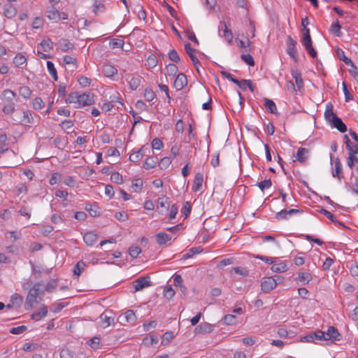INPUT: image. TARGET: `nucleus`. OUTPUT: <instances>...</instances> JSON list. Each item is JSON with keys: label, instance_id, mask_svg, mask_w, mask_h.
<instances>
[{"label": "nucleus", "instance_id": "58836bf2", "mask_svg": "<svg viewBox=\"0 0 358 358\" xmlns=\"http://www.w3.org/2000/svg\"><path fill=\"white\" fill-rule=\"evenodd\" d=\"M292 75L295 80L298 88L300 90L301 87H303V85L301 73L296 70L292 71Z\"/></svg>", "mask_w": 358, "mask_h": 358}, {"label": "nucleus", "instance_id": "f3484780", "mask_svg": "<svg viewBox=\"0 0 358 358\" xmlns=\"http://www.w3.org/2000/svg\"><path fill=\"white\" fill-rule=\"evenodd\" d=\"M102 73L108 78H111L117 73V69L109 64H105L102 67Z\"/></svg>", "mask_w": 358, "mask_h": 358}, {"label": "nucleus", "instance_id": "1a4fd4ad", "mask_svg": "<svg viewBox=\"0 0 358 358\" xmlns=\"http://www.w3.org/2000/svg\"><path fill=\"white\" fill-rule=\"evenodd\" d=\"M287 53L289 55V57L294 59L295 62H297L298 57L296 55V46L297 45V42L293 39L290 36L287 37Z\"/></svg>", "mask_w": 358, "mask_h": 358}, {"label": "nucleus", "instance_id": "bb28decb", "mask_svg": "<svg viewBox=\"0 0 358 358\" xmlns=\"http://www.w3.org/2000/svg\"><path fill=\"white\" fill-rule=\"evenodd\" d=\"M39 45L44 52H49L53 49L54 43L50 38H46L41 41Z\"/></svg>", "mask_w": 358, "mask_h": 358}, {"label": "nucleus", "instance_id": "864d4df0", "mask_svg": "<svg viewBox=\"0 0 358 358\" xmlns=\"http://www.w3.org/2000/svg\"><path fill=\"white\" fill-rule=\"evenodd\" d=\"M45 106L44 102L42 99L40 97H36L32 101V107L35 110H40L43 108Z\"/></svg>", "mask_w": 358, "mask_h": 358}, {"label": "nucleus", "instance_id": "6e6d98bb", "mask_svg": "<svg viewBox=\"0 0 358 358\" xmlns=\"http://www.w3.org/2000/svg\"><path fill=\"white\" fill-rule=\"evenodd\" d=\"M171 163L170 157H164L159 162V166L161 169H166Z\"/></svg>", "mask_w": 358, "mask_h": 358}, {"label": "nucleus", "instance_id": "13d9d810", "mask_svg": "<svg viewBox=\"0 0 358 358\" xmlns=\"http://www.w3.org/2000/svg\"><path fill=\"white\" fill-rule=\"evenodd\" d=\"M74 352L69 348L62 349L60 352V358H74Z\"/></svg>", "mask_w": 358, "mask_h": 358}, {"label": "nucleus", "instance_id": "e433bc0d", "mask_svg": "<svg viewBox=\"0 0 358 358\" xmlns=\"http://www.w3.org/2000/svg\"><path fill=\"white\" fill-rule=\"evenodd\" d=\"M320 212L321 213H322L323 215H324L327 217H328V218H329L331 221H332L334 223H335V224H338V225H340V226H342V227H344V228H346V227L344 225V224H343V223L340 222H338V220H335V219H334V215H333L331 212H329V211H328V210H325V209H324V208L321 209V210H320Z\"/></svg>", "mask_w": 358, "mask_h": 358}, {"label": "nucleus", "instance_id": "ea45409f", "mask_svg": "<svg viewBox=\"0 0 358 358\" xmlns=\"http://www.w3.org/2000/svg\"><path fill=\"white\" fill-rule=\"evenodd\" d=\"M47 69H48V72L52 77V78L55 81H57L58 80L57 72L55 67L54 64L52 62H50V61L47 62Z\"/></svg>", "mask_w": 358, "mask_h": 358}, {"label": "nucleus", "instance_id": "6ab92c4d", "mask_svg": "<svg viewBox=\"0 0 358 358\" xmlns=\"http://www.w3.org/2000/svg\"><path fill=\"white\" fill-rule=\"evenodd\" d=\"M97 234L94 231H88L86 232L83 236L84 242L90 246L93 245V244L97 241Z\"/></svg>", "mask_w": 358, "mask_h": 358}, {"label": "nucleus", "instance_id": "f257e3e1", "mask_svg": "<svg viewBox=\"0 0 358 358\" xmlns=\"http://www.w3.org/2000/svg\"><path fill=\"white\" fill-rule=\"evenodd\" d=\"M0 99L3 105V112L6 114H11L15 111L17 94L11 90L6 89L1 94Z\"/></svg>", "mask_w": 358, "mask_h": 358}, {"label": "nucleus", "instance_id": "a878e982", "mask_svg": "<svg viewBox=\"0 0 358 358\" xmlns=\"http://www.w3.org/2000/svg\"><path fill=\"white\" fill-rule=\"evenodd\" d=\"M335 164V171H332V176L334 177H336L338 178V180H341L343 178L342 174V164L341 163V161L338 158H336L334 160Z\"/></svg>", "mask_w": 358, "mask_h": 358}, {"label": "nucleus", "instance_id": "20e7f679", "mask_svg": "<svg viewBox=\"0 0 358 358\" xmlns=\"http://www.w3.org/2000/svg\"><path fill=\"white\" fill-rule=\"evenodd\" d=\"M301 43L304 46L308 54L311 57H317V52L313 46V41L311 39L310 29L308 28L303 29V37L301 39Z\"/></svg>", "mask_w": 358, "mask_h": 358}, {"label": "nucleus", "instance_id": "3c124183", "mask_svg": "<svg viewBox=\"0 0 358 358\" xmlns=\"http://www.w3.org/2000/svg\"><path fill=\"white\" fill-rule=\"evenodd\" d=\"M129 87L131 90H136L141 84V77H132L129 82Z\"/></svg>", "mask_w": 358, "mask_h": 358}, {"label": "nucleus", "instance_id": "f03ea898", "mask_svg": "<svg viewBox=\"0 0 358 358\" xmlns=\"http://www.w3.org/2000/svg\"><path fill=\"white\" fill-rule=\"evenodd\" d=\"M12 120L17 124L29 126L36 122L30 110H23L22 113H17L13 117Z\"/></svg>", "mask_w": 358, "mask_h": 358}, {"label": "nucleus", "instance_id": "f704fd0d", "mask_svg": "<svg viewBox=\"0 0 358 358\" xmlns=\"http://www.w3.org/2000/svg\"><path fill=\"white\" fill-rule=\"evenodd\" d=\"M312 279V275L310 273L301 272L298 274V280L303 285L308 284Z\"/></svg>", "mask_w": 358, "mask_h": 358}, {"label": "nucleus", "instance_id": "9d476101", "mask_svg": "<svg viewBox=\"0 0 358 358\" xmlns=\"http://www.w3.org/2000/svg\"><path fill=\"white\" fill-rule=\"evenodd\" d=\"M150 278L148 276L141 277L133 282L134 287L136 292L139 291L145 287H149L151 285V282L149 280Z\"/></svg>", "mask_w": 358, "mask_h": 358}, {"label": "nucleus", "instance_id": "de8ad7c7", "mask_svg": "<svg viewBox=\"0 0 358 358\" xmlns=\"http://www.w3.org/2000/svg\"><path fill=\"white\" fill-rule=\"evenodd\" d=\"M157 59L154 55H150L148 57L146 61V66H148V68H155L157 65Z\"/></svg>", "mask_w": 358, "mask_h": 358}, {"label": "nucleus", "instance_id": "0e129e2a", "mask_svg": "<svg viewBox=\"0 0 358 358\" xmlns=\"http://www.w3.org/2000/svg\"><path fill=\"white\" fill-rule=\"evenodd\" d=\"M144 97L147 101H151L155 98V94L152 90L147 88L144 92Z\"/></svg>", "mask_w": 358, "mask_h": 358}, {"label": "nucleus", "instance_id": "4be33fe9", "mask_svg": "<svg viewBox=\"0 0 358 358\" xmlns=\"http://www.w3.org/2000/svg\"><path fill=\"white\" fill-rule=\"evenodd\" d=\"M59 48L62 52H68L74 48V44L71 43L68 39L61 38L58 43Z\"/></svg>", "mask_w": 358, "mask_h": 358}, {"label": "nucleus", "instance_id": "79ce46f5", "mask_svg": "<svg viewBox=\"0 0 358 358\" xmlns=\"http://www.w3.org/2000/svg\"><path fill=\"white\" fill-rule=\"evenodd\" d=\"M124 318L129 324H134L136 320L135 313L132 310H129L124 313Z\"/></svg>", "mask_w": 358, "mask_h": 358}, {"label": "nucleus", "instance_id": "e2e57ef3", "mask_svg": "<svg viewBox=\"0 0 358 358\" xmlns=\"http://www.w3.org/2000/svg\"><path fill=\"white\" fill-rule=\"evenodd\" d=\"M110 180L116 184H121L123 182L122 176L117 172H114L111 174Z\"/></svg>", "mask_w": 358, "mask_h": 358}, {"label": "nucleus", "instance_id": "7c9ffc66", "mask_svg": "<svg viewBox=\"0 0 358 358\" xmlns=\"http://www.w3.org/2000/svg\"><path fill=\"white\" fill-rule=\"evenodd\" d=\"M18 92L22 97L27 100L30 99L32 94V91L27 86L20 87L18 89Z\"/></svg>", "mask_w": 358, "mask_h": 358}, {"label": "nucleus", "instance_id": "2eb2a0df", "mask_svg": "<svg viewBox=\"0 0 358 358\" xmlns=\"http://www.w3.org/2000/svg\"><path fill=\"white\" fill-rule=\"evenodd\" d=\"M309 150L305 148H299L296 152V160L301 163L304 164L307 161L309 157Z\"/></svg>", "mask_w": 358, "mask_h": 358}, {"label": "nucleus", "instance_id": "8fccbe9b", "mask_svg": "<svg viewBox=\"0 0 358 358\" xmlns=\"http://www.w3.org/2000/svg\"><path fill=\"white\" fill-rule=\"evenodd\" d=\"M201 252V250L199 248H192L189 249L187 252L184 254L182 257V259H187L189 258H191L195 254H199Z\"/></svg>", "mask_w": 358, "mask_h": 358}, {"label": "nucleus", "instance_id": "f8f14e48", "mask_svg": "<svg viewBox=\"0 0 358 358\" xmlns=\"http://www.w3.org/2000/svg\"><path fill=\"white\" fill-rule=\"evenodd\" d=\"M187 84V80L185 75L182 73L178 74L176 76L175 81L173 83V86L176 89V90H181L183 89Z\"/></svg>", "mask_w": 358, "mask_h": 358}, {"label": "nucleus", "instance_id": "4468645a", "mask_svg": "<svg viewBox=\"0 0 358 358\" xmlns=\"http://www.w3.org/2000/svg\"><path fill=\"white\" fill-rule=\"evenodd\" d=\"M27 59L24 55L22 53H17L15 57L13 58V64L16 67H20L23 69L24 66L26 67L27 65Z\"/></svg>", "mask_w": 358, "mask_h": 358}, {"label": "nucleus", "instance_id": "c9c22d12", "mask_svg": "<svg viewBox=\"0 0 358 358\" xmlns=\"http://www.w3.org/2000/svg\"><path fill=\"white\" fill-rule=\"evenodd\" d=\"M86 266V264L83 260H80L77 262L73 268V273L77 277L80 276L81 273L84 271L85 267Z\"/></svg>", "mask_w": 358, "mask_h": 358}, {"label": "nucleus", "instance_id": "4c0bfd02", "mask_svg": "<svg viewBox=\"0 0 358 358\" xmlns=\"http://www.w3.org/2000/svg\"><path fill=\"white\" fill-rule=\"evenodd\" d=\"M343 62H344L347 65L351 66L350 73L353 77H355L356 74H357L358 72V68L354 64L352 61L348 57H345L344 59H343Z\"/></svg>", "mask_w": 358, "mask_h": 358}, {"label": "nucleus", "instance_id": "412c9836", "mask_svg": "<svg viewBox=\"0 0 358 358\" xmlns=\"http://www.w3.org/2000/svg\"><path fill=\"white\" fill-rule=\"evenodd\" d=\"M298 213H299V210L298 209H290L289 210L285 209L275 214V218L278 220H285L287 219L288 215H292L293 214H296Z\"/></svg>", "mask_w": 358, "mask_h": 358}, {"label": "nucleus", "instance_id": "0eeeda50", "mask_svg": "<svg viewBox=\"0 0 358 358\" xmlns=\"http://www.w3.org/2000/svg\"><path fill=\"white\" fill-rule=\"evenodd\" d=\"M94 94L90 92L79 94L78 105L75 106L76 108H81L88 106L94 104Z\"/></svg>", "mask_w": 358, "mask_h": 358}, {"label": "nucleus", "instance_id": "423d86ee", "mask_svg": "<svg viewBox=\"0 0 358 358\" xmlns=\"http://www.w3.org/2000/svg\"><path fill=\"white\" fill-rule=\"evenodd\" d=\"M324 336H325V334L324 331L317 330V331L312 332L305 336L301 337V341L317 343V341H323V339H325Z\"/></svg>", "mask_w": 358, "mask_h": 358}, {"label": "nucleus", "instance_id": "a211bd4d", "mask_svg": "<svg viewBox=\"0 0 358 358\" xmlns=\"http://www.w3.org/2000/svg\"><path fill=\"white\" fill-rule=\"evenodd\" d=\"M213 330V327L212 324L208 323H201L198 325L195 329V334H207L210 333Z\"/></svg>", "mask_w": 358, "mask_h": 358}, {"label": "nucleus", "instance_id": "680f3d73", "mask_svg": "<svg viewBox=\"0 0 358 358\" xmlns=\"http://www.w3.org/2000/svg\"><path fill=\"white\" fill-rule=\"evenodd\" d=\"M166 73L171 76H175L178 71V67L174 64H169L166 66Z\"/></svg>", "mask_w": 358, "mask_h": 358}, {"label": "nucleus", "instance_id": "aec40b11", "mask_svg": "<svg viewBox=\"0 0 358 358\" xmlns=\"http://www.w3.org/2000/svg\"><path fill=\"white\" fill-rule=\"evenodd\" d=\"M48 314V307L45 305H43L37 311L34 312L31 315V319L36 321H38L41 320L43 317H45Z\"/></svg>", "mask_w": 358, "mask_h": 358}, {"label": "nucleus", "instance_id": "2f4dec72", "mask_svg": "<svg viewBox=\"0 0 358 358\" xmlns=\"http://www.w3.org/2000/svg\"><path fill=\"white\" fill-rule=\"evenodd\" d=\"M334 116H337V115L333 110V106L331 103H328L326 106V110L324 112V117L327 122H330Z\"/></svg>", "mask_w": 358, "mask_h": 358}, {"label": "nucleus", "instance_id": "473e14b6", "mask_svg": "<svg viewBox=\"0 0 358 358\" xmlns=\"http://www.w3.org/2000/svg\"><path fill=\"white\" fill-rule=\"evenodd\" d=\"M272 271L275 273H283L287 270V264L285 262L273 264L271 267Z\"/></svg>", "mask_w": 358, "mask_h": 358}, {"label": "nucleus", "instance_id": "5701e85b", "mask_svg": "<svg viewBox=\"0 0 358 358\" xmlns=\"http://www.w3.org/2000/svg\"><path fill=\"white\" fill-rule=\"evenodd\" d=\"M203 181V174L201 173H197L194 176L193 185H192V190L194 192H199L201 188Z\"/></svg>", "mask_w": 358, "mask_h": 358}, {"label": "nucleus", "instance_id": "72a5a7b5", "mask_svg": "<svg viewBox=\"0 0 358 358\" xmlns=\"http://www.w3.org/2000/svg\"><path fill=\"white\" fill-rule=\"evenodd\" d=\"M47 17L50 20L57 22L60 20L59 11L55 8H52L48 11Z\"/></svg>", "mask_w": 358, "mask_h": 358}, {"label": "nucleus", "instance_id": "ddd939ff", "mask_svg": "<svg viewBox=\"0 0 358 358\" xmlns=\"http://www.w3.org/2000/svg\"><path fill=\"white\" fill-rule=\"evenodd\" d=\"M329 123L331 124V127H335L341 133H345L347 131V126L338 116H334V117L331 120Z\"/></svg>", "mask_w": 358, "mask_h": 358}, {"label": "nucleus", "instance_id": "c03bdc74", "mask_svg": "<svg viewBox=\"0 0 358 358\" xmlns=\"http://www.w3.org/2000/svg\"><path fill=\"white\" fill-rule=\"evenodd\" d=\"M10 301L13 305H16L20 307L23 301V297L19 294L15 293L10 297Z\"/></svg>", "mask_w": 358, "mask_h": 358}, {"label": "nucleus", "instance_id": "09e8293b", "mask_svg": "<svg viewBox=\"0 0 358 358\" xmlns=\"http://www.w3.org/2000/svg\"><path fill=\"white\" fill-rule=\"evenodd\" d=\"M257 185L262 192H264L266 189H268L271 187L272 182L271 179H266L263 181L258 182Z\"/></svg>", "mask_w": 358, "mask_h": 358}, {"label": "nucleus", "instance_id": "a19ab883", "mask_svg": "<svg viewBox=\"0 0 358 358\" xmlns=\"http://www.w3.org/2000/svg\"><path fill=\"white\" fill-rule=\"evenodd\" d=\"M79 94L77 92L70 93L65 99L66 103H75L78 105Z\"/></svg>", "mask_w": 358, "mask_h": 358}, {"label": "nucleus", "instance_id": "603ef678", "mask_svg": "<svg viewBox=\"0 0 358 358\" xmlns=\"http://www.w3.org/2000/svg\"><path fill=\"white\" fill-rule=\"evenodd\" d=\"M174 336L172 331H167L166 332L162 338V345H168L171 341L173 338Z\"/></svg>", "mask_w": 358, "mask_h": 358}, {"label": "nucleus", "instance_id": "37998d69", "mask_svg": "<svg viewBox=\"0 0 358 358\" xmlns=\"http://www.w3.org/2000/svg\"><path fill=\"white\" fill-rule=\"evenodd\" d=\"M7 136L5 134L0 135V152L4 153L8 150V147L6 144Z\"/></svg>", "mask_w": 358, "mask_h": 358}, {"label": "nucleus", "instance_id": "39448f33", "mask_svg": "<svg viewBox=\"0 0 358 358\" xmlns=\"http://www.w3.org/2000/svg\"><path fill=\"white\" fill-rule=\"evenodd\" d=\"M281 280V277L274 275L273 277H266L263 278L261 284L262 289L264 292H269L273 289L278 285V281Z\"/></svg>", "mask_w": 358, "mask_h": 358}, {"label": "nucleus", "instance_id": "9b49d317", "mask_svg": "<svg viewBox=\"0 0 358 358\" xmlns=\"http://www.w3.org/2000/svg\"><path fill=\"white\" fill-rule=\"evenodd\" d=\"M325 334V339L323 341H329L331 339H334L336 341H340L341 338V335L334 327L331 326L328 328L327 331L324 332Z\"/></svg>", "mask_w": 358, "mask_h": 358}, {"label": "nucleus", "instance_id": "393cba45", "mask_svg": "<svg viewBox=\"0 0 358 358\" xmlns=\"http://www.w3.org/2000/svg\"><path fill=\"white\" fill-rule=\"evenodd\" d=\"M99 319L100 326L103 328H106L109 327L111 324L114 323V318L110 316H108L105 313L101 314L99 316Z\"/></svg>", "mask_w": 358, "mask_h": 358}, {"label": "nucleus", "instance_id": "dca6fc26", "mask_svg": "<svg viewBox=\"0 0 358 358\" xmlns=\"http://www.w3.org/2000/svg\"><path fill=\"white\" fill-rule=\"evenodd\" d=\"M236 84L238 87H240L243 90H245L246 87H248L250 90L253 92L255 89V86L252 84V81L250 80H238V79L235 80V82L234 83Z\"/></svg>", "mask_w": 358, "mask_h": 358}, {"label": "nucleus", "instance_id": "052dcab7", "mask_svg": "<svg viewBox=\"0 0 358 358\" xmlns=\"http://www.w3.org/2000/svg\"><path fill=\"white\" fill-rule=\"evenodd\" d=\"M100 338L93 337L88 341V344L92 348L96 350L100 347Z\"/></svg>", "mask_w": 358, "mask_h": 358}, {"label": "nucleus", "instance_id": "338daca9", "mask_svg": "<svg viewBox=\"0 0 358 358\" xmlns=\"http://www.w3.org/2000/svg\"><path fill=\"white\" fill-rule=\"evenodd\" d=\"M43 25V19L40 17H36L32 22V28L37 29H40Z\"/></svg>", "mask_w": 358, "mask_h": 358}, {"label": "nucleus", "instance_id": "5fc2aeb1", "mask_svg": "<svg viewBox=\"0 0 358 358\" xmlns=\"http://www.w3.org/2000/svg\"><path fill=\"white\" fill-rule=\"evenodd\" d=\"M341 27L338 20H336L335 22L332 23L331 31L336 36H340L341 35Z\"/></svg>", "mask_w": 358, "mask_h": 358}, {"label": "nucleus", "instance_id": "49530a36", "mask_svg": "<svg viewBox=\"0 0 358 358\" xmlns=\"http://www.w3.org/2000/svg\"><path fill=\"white\" fill-rule=\"evenodd\" d=\"M223 322L227 325H232L236 323V317L232 314L224 315L222 318Z\"/></svg>", "mask_w": 358, "mask_h": 358}, {"label": "nucleus", "instance_id": "c85d7f7f", "mask_svg": "<svg viewBox=\"0 0 358 358\" xmlns=\"http://www.w3.org/2000/svg\"><path fill=\"white\" fill-rule=\"evenodd\" d=\"M157 163V158L155 157H148L143 164V167L149 170L154 168Z\"/></svg>", "mask_w": 358, "mask_h": 358}, {"label": "nucleus", "instance_id": "6e6552de", "mask_svg": "<svg viewBox=\"0 0 358 358\" xmlns=\"http://www.w3.org/2000/svg\"><path fill=\"white\" fill-rule=\"evenodd\" d=\"M219 35L221 37L224 38V39L229 43H231L233 40V34L230 29H229L228 27L223 22H220L219 27Z\"/></svg>", "mask_w": 358, "mask_h": 358}, {"label": "nucleus", "instance_id": "c756f323", "mask_svg": "<svg viewBox=\"0 0 358 358\" xmlns=\"http://www.w3.org/2000/svg\"><path fill=\"white\" fill-rule=\"evenodd\" d=\"M264 107L271 113L275 114L277 113V107L275 103L268 98H264Z\"/></svg>", "mask_w": 358, "mask_h": 358}, {"label": "nucleus", "instance_id": "69168bd1", "mask_svg": "<svg viewBox=\"0 0 358 358\" xmlns=\"http://www.w3.org/2000/svg\"><path fill=\"white\" fill-rule=\"evenodd\" d=\"M27 327L24 325L13 327L10 329V333L12 334H20L27 331Z\"/></svg>", "mask_w": 358, "mask_h": 358}, {"label": "nucleus", "instance_id": "bf43d9fd", "mask_svg": "<svg viewBox=\"0 0 358 358\" xmlns=\"http://www.w3.org/2000/svg\"><path fill=\"white\" fill-rule=\"evenodd\" d=\"M203 5L205 6L206 8L210 12V11L214 10L215 7L217 4V1L216 0H203Z\"/></svg>", "mask_w": 358, "mask_h": 358}, {"label": "nucleus", "instance_id": "b1692460", "mask_svg": "<svg viewBox=\"0 0 358 358\" xmlns=\"http://www.w3.org/2000/svg\"><path fill=\"white\" fill-rule=\"evenodd\" d=\"M185 50L187 54L189 55L194 65H196L199 64V59L194 55L196 52V50L192 48L190 43H187L185 45Z\"/></svg>", "mask_w": 358, "mask_h": 358}, {"label": "nucleus", "instance_id": "7ed1b4c3", "mask_svg": "<svg viewBox=\"0 0 358 358\" xmlns=\"http://www.w3.org/2000/svg\"><path fill=\"white\" fill-rule=\"evenodd\" d=\"M42 286L41 282H36L29 291L25 303L27 309L31 308L34 303L37 302V298L43 294V290L41 288Z\"/></svg>", "mask_w": 358, "mask_h": 358}, {"label": "nucleus", "instance_id": "a18cd8bd", "mask_svg": "<svg viewBox=\"0 0 358 358\" xmlns=\"http://www.w3.org/2000/svg\"><path fill=\"white\" fill-rule=\"evenodd\" d=\"M143 185V181L141 178H136L132 180V187L134 189V192H139L141 191Z\"/></svg>", "mask_w": 358, "mask_h": 358}, {"label": "nucleus", "instance_id": "cd10ccee", "mask_svg": "<svg viewBox=\"0 0 358 358\" xmlns=\"http://www.w3.org/2000/svg\"><path fill=\"white\" fill-rule=\"evenodd\" d=\"M171 239V236L165 232H159L156 235V240L158 244L164 245Z\"/></svg>", "mask_w": 358, "mask_h": 358}, {"label": "nucleus", "instance_id": "774afa93", "mask_svg": "<svg viewBox=\"0 0 358 358\" xmlns=\"http://www.w3.org/2000/svg\"><path fill=\"white\" fill-rule=\"evenodd\" d=\"M241 58L249 66H253L255 65L254 59L250 54L241 55Z\"/></svg>", "mask_w": 358, "mask_h": 358}, {"label": "nucleus", "instance_id": "4d7b16f0", "mask_svg": "<svg viewBox=\"0 0 358 358\" xmlns=\"http://www.w3.org/2000/svg\"><path fill=\"white\" fill-rule=\"evenodd\" d=\"M124 41L118 38H113L110 41V46L111 48L115 49L117 48H122L124 46Z\"/></svg>", "mask_w": 358, "mask_h": 358}]
</instances>
